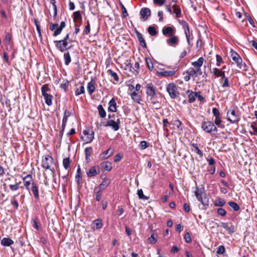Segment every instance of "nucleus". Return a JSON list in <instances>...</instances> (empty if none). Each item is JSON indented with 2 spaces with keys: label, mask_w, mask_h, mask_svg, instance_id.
Instances as JSON below:
<instances>
[{
  "label": "nucleus",
  "mask_w": 257,
  "mask_h": 257,
  "mask_svg": "<svg viewBox=\"0 0 257 257\" xmlns=\"http://www.w3.org/2000/svg\"><path fill=\"white\" fill-rule=\"evenodd\" d=\"M226 118L231 123H237L240 120V113L234 108H230L227 111Z\"/></svg>",
  "instance_id": "1"
},
{
  "label": "nucleus",
  "mask_w": 257,
  "mask_h": 257,
  "mask_svg": "<svg viewBox=\"0 0 257 257\" xmlns=\"http://www.w3.org/2000/svg\"><path fill=\"white\" fill-rule=\"evenodd\" d=\"M54 163L53 158L49 155H46L42 157V167L46 169L50 170L53 173L55 172V169L51 167Z\"/></svg>",
  "instance_id": "2"
},
{
  "label": "nucleus",
  "mask_w": 257,
  "mask_h": 257,
  "mask_svg": "<svg viewBox=\"0 0 257 257\" xmlns=\"http://www.w3.org/2000/svg\"><path fill=\"white\" fill-rule=\"evenodd\" d=\"M204 190V188L200 189L198 187H196L195 195L197 199L200 201L204 206H208L209 200L206 197Z\"/></svg>",
  "instance_id": "3"
},
{
  "label": "nucleus",
  "mask_w": 257,
  "mask_h": 257,
  "mask_svg": "<svg viewBox=\"0 0 257 257\" xmlns=\"http://www.w3.org/2000/svg\"><path fill=\"white\" fill-rule=\"evenodd\" d=\"M202 129L207 133L211 134L212 132H217L218 130L214 123L211 121H204L202 122Z\"/></svg>",
  "instance_id": "4"
},
{
  "label": "nucleus",
  "mask_w": 257,
  "mask_h": 257,
  "mask_svg": "<svg viewBox=\"0 0 257 257\" xmlns=\"http://www.w3.org/2000/svg\"><path fill=\"white\" fill-rule=\"evenodd\" d=\"M166 89L171 98L174 99L179 96L180 93L178 90V87L175 83H169Z\"/></svg>",
  "instance_id": "5"
},
{
  "label": "nucleus",
  "mask_w": 257,
  "mask_h": 257,
  "mask_svg": "<svg viewBox=\"0 0 257 257\" xmlns=\"http://www.w3.org/2000/svg\"><path fill=\"white\" fill-rule=\"evenodd\" d=\"M231 57L233 61L236 64L237 67L240 69L245 70L246 65L244 63H242V60L241 57L235 52L231 50Z\"/></svg>",
  "instance_id": "6"
},
{
  "label": "nucleus",
  "mask_w": 257,
  "mask_h": 257,
  "mask_svg": "<svg viewBox=\"0 0 257 257\" xmlns=\"http://www.w3.org/2000/svg\"><path fill=\"white\" fill-rule=\"evenodd\" d=\"M65 26V23L63 21L61 22L59 26L58 24L50 23V29L51 31H54L53 36L56 37L60 35Z\"/></svg>",
  "instance_id": "7"
},
{
  "label": "nucleus",
  "mask_w": 257,
  "mask_h": 257,
  "mask_svg": "<svg viewBox=\"0 0 257 257\" xmlns=\"http://www.w3.org/2000/svg\"><path fill=\"white\" fill-rule=\"evenodd\" d=\"M54 43L55 45L56 48L61 52H64L70 48V46H68V42H65V40H55Z\"/></svg>",
  "instance_id": "8"
},
{
  "label": "nucleus",
  "mask_w": 257,
  "mask_h": 257,
  "mask_svg": "<svg viewBox=\"0 0 257 257\" xmlns=\"http://www.w3.org/2000/svg\"><path fill=\"white\" fill-rule=\"evenodd\" d=\"M147 101L148 102L154 105L156 109L161 107V103L160 101L157 94L147 96Z\"/></svg>",
  "instance_id": "9"
},
{
  "label": "nucleus",
  "mask_w": 257,
  "mask_h": 257,
  "mask_svg": "<svg viewBox=\"0 0 257 257\" xmlns=\"http://www.w3.org/2000/svg\"><path fill=\"white\" fill-rule=\"evenodd\" d=\"M179 43V38L176 35H172L170 36L168 39L166 40V43L169 46L172 47H177Z\"/></svg>",
  "instance_id": "10"
},
{
  "label": "nucleus",
  "mask_w": 257,
  "mask_h": 257,
  "mask_svg": "<svg viewBox=\"0 0 257 257\" xmlns=\"http://www.w3.org/2000/svg\"><path fill=\"white\" fill-rule=\"evenodd\" d=\"M83 134L85 136L84 140L86 141V143H90L93 141L94 133L92 130H84Z\"/></svg>",
  "instance_id": "11"
},
{
  "label": "nucleus",
  "mask_w": 257,
  "mask_h": 257,
  "mask_svg": "<svg viewBox=\"0 0 257 257\" xmlns=\"http://www.w3.org/2000/svg\"><path fill=\"white\" fill-rule=\"evenodd\" d=\"M105 126H110L114 131H117L120 127V119L119 118H117L116 121L109 120L106 122Z\"/></svg>",
  "instance_id": "12"
},
{
  "label": "nucleus",
  "mask_w": 257,
  "mask_h": 257,
  "mask_svg": "<svg viewBox=\"0 0 257 257\" xmlns=\"http://www.w3.org/2000/svg\"><path fill=\"white\" fill-rule=\"evenodd\" d=\"M140 15L141 16V19L143 20V21H146L151 16V10L148 8H143L141 10Z\"/></svg>",
  "instance_id": "13"
},
{
  "label": "nucleus",
  "mask_w": 257,
  "mask_h": 257,
  "mask_svg": "<svg viewBox=\"0 0 257 257\" xmlns=\"http://www.w3.org/2000/svg\"><path fill=\"white\" fill-rule=\"evenodd\" d=\"M23 181L26 188L30 191V185L34 182L32 175L31 174L27 175L23 178Z\"/></svg>",
  "instance_id": "14"
},
{
  "label": "nucleus",
  "mask_w": 257,
  "mask_h": 257,
  "mask_svg": "<svg viewBox=\"0 0 257 257\" xmlns=\"http://www.w3.org/2000/svg\"><path fill=\"white\" fill-rule=\"evenodd\" d=\"M146 95L149 96L156 93V89L154 84L152 83L147 84L146 86Z\"/></svg>",
  "instance_id": "15"
},
{
  "label": "nucleus",
  "mask_w": 257,
  "mask_h": 257,
  "mask_svg": "<svg viewBox=\"0 0 257 257\" xmlns=\"http://www.w3.org/2000/svg\"><path fill=\"white\" fill-rule=\"evenodd\" d=\"M162 33L166 36H171L175 34V30L171 27H164L162 29Z\"/></svg>",
  "instance_id": "16"
},
{
  "label": "nucleus",
  "mask_w": 257,
  "mask_h": 257,
  "mask_svg": "<svg viewBox=\"0 0 257 257\" xmlns=\"http://www.w3.org/2000/svg\"><path fill=\"white\" fill-rule=\"evenodd\" d=\"M31 191H32L35 199L38 201L40 199L39 194V189L36 183L34 182H33L32 183V187L31 189Z\"/></svg>",
  "instance_id": "17"
},
{
  "label": "nucleus",
  "mask_w": 257,
  "mask_h": 257,
  "mask_svg": "<svg viewBox=\"0 0 257 257\" xmlns=\"http://www.w3.org/2000/svg\"><path fill=\"white\" fill-rule=\"evenodd\" d=\"M210 72L213 75H214L217 77H221L222 78L225 76L224 71L217 68H212L210 70Z\"/></svg>",
  "instance_id": "18"
},
{
  "label": "nucleus",
  "mask_w": 257,
  "mask_h": 257,
  "mask_svg": "<svg viewBox=\"0 0 257 257\" xmlns=\"http://www.w3.org/2000/svg\"><path fill=\"white\" fill-rule=\"evenodd\" d=\"M95 80L94 79H91V81L87 83V89L89 95H92L95 91Z\"/></svg>",
  "instance_id": "19"
},
{
  "label": "nucleus",
  "mask_w": 257,
  "mask_h": 257,
  "mask_svg": "<svg viewBox=\"0 0 257 257\" xmlns=\"http://www.w3.org/2000/svg\"><path fill=\"white\" fill-rule=\"evenodd\" d=\"M204 59L203 57H200L197 61L192 62L191 64L195 67V69L198 71H201V67L202 66Z\"/></svg>",
  "instance_id": "20"
},
{
  "label": "nucleus",
  "mask_w": 257,
  "mask_h": 257,
  "mask_svg": "<svg viewBox=\"0 0 257 257\" xmlns=\"http://www.w3.org/2000/svg\"><path fill=\"white\" fill-rule=\"evenodd\" d=\"M177 69L176 67L173 68L172 70L169 71H164L159 73V75L163 77H169L172 76L176 73Z\"/></svg>",
  "instance_id": "21"
},
{
  "label": "nucleus",
  "mask_w": 257,
  "mask_h": 257,
  "mask_svg": "<svg viewBox=\"0 0 257 257\" xmlns=\"http://www.w3.org/2000/svg\"><path fill=\"white\" fill-rule=\"evenodd\" d=\"M108 105V111L111 112H116L117 111L116 103L114 98H112L109 101Z\"/></svg>",
  "instance_id": "22"
},
{
  "label": "nucleus",
  "mask_w": 257,
  "mask_h": 257,
  "mask_svg": "<svg viewBox=\"0 0 257 257\" xmlns=\"http://www.w3.org/2000/svg\"><path fill=\"white\" fill-rule=\"evenodd\" d=\"M100 167L105 171H109L111 170L112 163L109 161H104L100 164Z\"/></svg>",
  "instance_id": "23"
},
{
  "label": "nucleus",
  "mask_w": 257,
  "mask_h": 257,
  "mask_svg": "<svg viewBox=\"0 0 257 257\" xmlns=\"http://www.w3.org/2000/svg\"><path fill=\"white\" fill-rule=\"evenodd\" d=\"M99 173V170L96 166L91 167L89 171L87 172V175L88 177L96 176Z\"/></svg>",
  "instance_id": "24"
},
{
  "label": "nucleus",
  "mask_w": 257,
  "mask_h": 257,
  "mask_svg": "<svg viewBox=\"0 0 257 257\" xmlns=\"http://www.w3.org/2000/svg\"><path fill=\"white\" fill-rule=\"evenodd\" d=\"M187 94L188 96V101L189 103L193 102L197 96L196 92H193L192 90H188L186 91Z\"/></svg>",
  "instance_id": "25"
},
{
  "label": "nucleus",
  "mask_w": 257,
  "mask_h": 257,
  "mask_svg": "<svg viewBox=\"0 0 257 257\" xmlns=\"http://www.w3.org/2000/svg\"><path fill=\"white\" fill-rule=\"evenodd\" d=\"M92 225L93 229H99L102 227V221L101 219H95L93 221Z\"/></svg>",
  "instance_id": "26"
},
{
  "label": "nucleus",
  "mask_w": 257,
  "mask_h": 257,
  "mask_svg": "<svg viewBox=\"0 0 257 257\" xmlns=\"http://www.w3.org/2000/svg\"><path fill=\"white\" fill-rule=\"evenodd\" d=\"M136 34L137 35V38H138L141 46L143 48H146L147 45H146L145 40L144 39V38L143 37L142 34H141L140 32H139L137 31L136 32Z\"/></svg>",
  "instance_id": "27"
},
{
  "label": "nucleus",
  "mask_w": 257,
  "mask_h": 257,
  "mask_svg": "<svg viewBox=\"0 0 257 257\" xmlns=\"http://www.w3.org/2000/svg\"><path fill=\"white\" fill-rule=\"evenodd\" d=\"M42 95L44 98L45 103L49 106L51 105L52 104V100L53 96L48 93L42 94Z\"/></svg>",
  "instance_id": "28"
},
{
  "label": "nucleus",
  "mask_w": 257,
  "mask_h": 257,
  "mask_svg": "<svg viewBox=\"0 0 257 257\" xmlns=\"http://www.w3.org/2000/svg\"><path fill=\"white\" fill-rule=\"evenodd\" d=\"M14 243V241L10 238L5 237L1 241V244L4 246H9Z\"/></svg>",
  "instance_id": "29"
},
{
  "label": "nucleus",
  "mask_w": 257,
  "mask_h": 257,
  "mask_svg": "<svg viewBox=\"0 0 257 257\" xmlns=\"http://www.w3.org/2000/svg\"><path fill=\"white\" fill-rule=\"evenodd\" d=\"M220 83L222 84V87L223 88L229 87L230 86L229 79L228 77L225 76L220 79Z\"/></svg>",
  "instance_id": "30"
},
{
  "label": "nucleus",
  "mask_w": 257,
  "mask_h": 257,
  "mask_svg": "<svg viewBox=\"0 0 257 257\" xmlns=\"http://www.w3.org/2000/svg\"><path fill=\"white\" fill-rule=\"evenodd\" d=\"M131 97L132 99L136 103L140 104L141 98L140 95L138 93H137L136 91L133 92L131 94Z\"/></svg>",
  "instance_id": "31"
},
{
  "label": "nucleus",
  "mask_w": 257,
  "mask_h": 257,
  "mask_svg": "<svg viewBox=\"0 0 257 257\" xmlns=\"http://www.w3.org/2000/svg\"><path fill=\"white\" fill-rule=\"evenodd\" d=\"M64 63L66 65H68L69 63L71 61L70 55L69 52L67 51L66 52H64Z\"/></svg>",
  "instance_id": "32"
},
{
  "label": "nucleus",
  "mask_w": 257,
  "mask_h": 257,
  "mask_svg": "<svg viewBox=\"0 0 257 257\" xmlns=\"http://www.w3.org/2000/svg\"><path fill=\"white\" fill-rule=\"evenodd\" d=\"M186 73L190 76H193L197 73H199V75H201L202 74V72L198 71L195 68H190L187 70Z\"/></svg>",
  "instance_id": "33"
},
{
  "label": "nucleus",
  "mask_w": 257,
  "mask_h": 257,
  "mask_svg": "<svg viewBox=\"0 0 257 257\" xmlns=\"http://www.w3.org/2000/svg\"><path fill=\"white\" fill-rule=\"evenodd\" d=\"M92 151L93 150L92 147H87L85 149L84 153L85 155V158L87 161H88L89 158L91 156Z\"/></svg>",
  "instance_id": "34"
},
{
  "label": "nucleus",
  "mask_w": 257,
  "mask_h": 257,
  "mask_svg": "<svg viewBox=\"0 0 257 257\" xmlns=\"http://www.w3.org/2000/svg\"><path fill=\"white\" fill-rule=\"evenodd\" d=\"M97 109L100 117L101 118H104L106 116V111L103 108L102 105L101 104L98 105Z\"/></svg>",
  "instance_id": "35"
},
{
  "label": "nucleus",
  "mask_w": 257,
  "mask_h": 257,
  "mask_svg": "<svg viewBox=\"0 0 257 257\" xmlns=\"http://www.w3.org/2000/svg\"><path fill=\"white\" fill-rule=\"evenodd\" d=\"M214 123L218 127H221L222 128H224L225 127L224 125L222 124V120L220 116L215 118Z\"/></svg>",
  "instance_id": "36"
},
{
  "label": "nucleus",
  "mask_w": 257,
  "mask_h": 257,
  "mask_svg": "<svg viewBox=\"0 0 257 257\" xmlns=\"http://www.w3.org/2000/svg\"><path fill=\"white\" fill-rule=\"evenodd\" d=\"M107 73H108V75H110L111 77L112 78H113L115 81H116V82L118 81L119 77H118L117 74H116V73L113 72L111 69H108L107 70Z\"/></svg>",
  "instance_id": "37"
},
{
  "label": "nucleus",
  "mask_w": 257,
  "mask_h": 257,
  "mask_svg": "<svg viewBox=\"0 0 257 257\" xmlns=\"http://www.w3.org/2000/svg\"><path fill=\"white\" fill-rule=\"evenodd\" d=\"M225 201L222 198H219L216 200L214 203V206L222 207L225 205Z\"/></svg>",
  "instance_id": "38"
},
{
  "label": "nucleus",
  "mask_w": 257,
  "mask_h": 257,
  "mask_svg": "<svg viewBox=\"0 0 257 257\" xmlns=\"http://www.w3.org/2000/svg\"><path fill=\"white\" fill-rule=\"evenodd\" d=\"M113 151L111 150L110 148L107 149L106 151H105L103 153L102 155H104L103 156V159H106L108 158L111 156L113 154Z\"/></svg>",
  "instance_id": "39"
},
{
  "label": "nucleus",
  "mask_w": 257,
  "mask_h": 257,
  "mask_svg": "<svg viewBox=\"0 0 257 257\" xmlns=\"http://www.w3.org/2000/svg\"><path fill=\"white\" fill-rule=\"evenodd\" d=\"M145 61L146 63L147 68L150 71H152L154 69V65L151 59L149 58H146Z\"/></svg>",
  "instance_id": "40"
},
{
  "label": "nucleus",
  "mask_w": 257,
  "mask_h": 257,
  "mask_svg": "<svg viewBox=\"0 0 257 257\" xmlns=\"http://www.w3.org/2000/svg\"><path fill=\"white\" fill-rule=\"evenodd\" d=\"M228 205L235 211H237L240 209L239 206L235 202L230 201L228 202Z\"/></svg>",
  "instance_id": "41"
},
{
  "label": "nucleus",
  "mask_w": 257,
  "mask_h": 257,
  "mask_svg": "<svg viewBox=\"0 0 257 257\" xmlns=\"http://www.w3.org/2000/svg\"><path fill=\"white\" fill-rule=\"evenodd\" d=\"M148 32L152 36H156L157 34L156 29L154 26H149L148 28Z\"/></svg>",
  "instance_id": "42"
},
{
  "label": "nucleus",
  "mask_w": 257,
  "mask_h": 257,
  "mask_svg": "<svg viewBox=\"0 0 257 257\" xmlns=\"http://www.w3.org/2000/svg\"><path fill=\"white\" fill-rule=\"evenodd\" d=\"M137 194L138 195L139 198L140 199H143L144 200H146L149 199V197L144 195L143 194V191L142 189H138L137 191Z\"/></svg>",
  "instance_id": "43"
},
{
  "label": "nucleus",
  "mask_w": 257,
  "mask_h": 257,
  "mask_svg": "<svg viewBox=\"0 0 257 257\" xmlns=\"http://www.w3.org/2000/svg\"><path fill=\"white\" fill-rule=\"evenodd\" d=\"M68 117H69L63 116V117L62 119V128H61V130L60 131V133L62 134H63L64 132V130L66 127Z\"/></svg>",
  "instance_id": "44"
},
{
  "label": "nucleus",
  "mask_w": 257,
  "mask_h": 257,
  "mask_svg": "<svg viewBox=\"0 0 257 257\" xmlns=\"http://www.w3.org/2000/svg\"><path fill=\"white\" fill-rule=\"evenodd\" d=\"M192 146L194 148V151L198 155H199L200 157H202L203 155V153L202 151H201L198 147L197 144H192Z\"/></svg>",
  "instance_id": "45"
},
{
  "label": "nucleus",
  "mask_w": 257,
  "mask_h": 257,
  "mask_svg": "<svg viewBox=\"0 0 257 257\" xmlns=\"http://www.w3.org/2000/svg\"><path fill=\"white\" fill-rule=\"evenodd\" d=\"M109 182L110 181L109 180H105L103 181V182L101 183L98 186L99 190H101V191L104 190L108 186Z\"/></svg>",
  "instance_id": "46"
},
{
  "label": "nucleus",
  "mask_w": 257,
  "mask_h": 257,
  "mask_svg": "<svg viewBox=\"0 0 257 257\" xmlns=\"http://www.w3.org/2000/svg\"><path fill=\"white\" fill-rule=\"evenodd\" d=\"M70 164V161L69 158H66L63 159V165L65 169H67L69 167Z\"/></svg>",
  "instance_id": "47"
},
{
  "label": "nucleus",
  "mask_w": 257,
  "mask_h": 257,
  "mask_svg": "<svg viewBox=\"0 0 257 257\" xmlns=\"http://www.w3.org/2000/svg\"><path fill=\"white\" fill-rule=\"evenodd\" d=\"M20 183H21V182L19 183H16L15 184H10L9 185V187H10V189H11V190L12 191H17V190H18L20 187Z\"/></svg>",
  "instance_id": "48"
},
{
  "label": "nucleus",
  "mask_w": 257,
  "mask_h": 257,
  "mask_svg": "<svg viewBox=\"0 0 257 257\" xmlns=\"http://www.w3.org/2000/svg\"><path fill=\"white\" fill-rule=\"evenodd\" d=\"M85 92L84 87L81 85L79 88H77L75 90V94L76 96H78L81 94L84 93Z\"/></svg>",
  "instance_id": "49"
},
{
  "label": "nucleus",
  "mask_w": 257,
  "mask_h": 257,
  "mask_svg": "<svg viewBox=\"0 0 257 257\" xmlns=\"http://www.w3.org/2000/svg\"><path fill=\"white\" fill-rule=\"evenodd\" d=\"M166 0H153V4L156 6H163Z\"/></svg>",
  "instance_id": "50"
},
{
  "label": "nucleus",
  "mask_w": 257,
  "mask_h": 257,
  "mask_svg": "<svg viewBox=\"0 0 257 257\" xmlns=\"http://www.w3.org/2000/svg\"><path fill=\"white\" fill-rule=\"evenodd\" d=\"M225 251V247L223 245H219L217 248L216 253L218 254H223Z\"/></svg>",
  "instance_id": "51"
},
{
  "label": "nucleus",
  "mask_w": 257,
  "mask_h": 257,
  "mask_svg": "<svg viewBox=\"0 0 257 257\" xmlns=\"http://www.w3.org/2000/svg\"><path fill=\"white\" fill-rule=\"evenodd\" d=\"M182 124V122L179 119L175 120L174 122V125L176 126V127L181 131L183 130V128L181 126Z\"/></svg>",
  "instance_id": "52"
},
{
  "label": "nucleus",
  "mask_w": 257,
  "mask_h": 257,
  "mask_svg": "<svg viewBox=\"0 0 257 257\" xmlns=\"http://www.w3.org/2000/svg\"><path fill=\"white\" fill-rule=\"evenodd\" d=\"M149 146V144L145 141H142L140 144V146L142 150H144L148 148Z\"/></svg>",
  "instance_id": "53"
},
{
  "label": "nucleus",
  "mask_w": 257,
  "mask_h": 257,
  "mask_svg": "<svg viewBox=\"0 0 257 257\" xmlns=\"http://www.w3.org/2000/svg\"><path fill=\"white\" fill-rule=\"evenodd\" d=\"M216 65L217 66H220L221 63H223L222 58L219 55L217 54L216 55Z\"/></svg>",
  "instance_id": "54"
},
{
  "label": "nucleus",
  "mask_w": 257,
  "mask_h": 257,
  "mask_svg": "<svg viewBox=\"0 0 257 257\" xmlns=\"http://www.w3.org/2000/svg\"><path fill=\"white\" fill-rule=\"evenodd\" d=\"M184 27L185 28H186V29H185V35H186V38L187 39V41L189 43V39L188 38V33H187V32H189V27L188 24L186 22L184 23Z\"/></svg>",
  "instance_id": "55"
},
{
  "label": "nucleus",
  "mask_w": 257,
  "mask_h": 257,
  "mask_svg": "<svg viewBox=\"0 0 257 257\" xmlns=\"http://www.w3.org/2000/svg\"><path fill=\"white\" fill-rule=\"evenodd\" d=\"M212 113L213 115L215 116V118L220 116V111L218 110V109H217L216 107H213L212 108Z\"/></svg>",
  "instance_id": "56"
},
{
  "label": "nucleus",
  "mask_w": 257,
  "mask_h": 257,
  "mask_svg": "<svg viewBox=\"0 0 257 257\" xmlns=\"http://www.w3.org/2000/svg\"><path fill=\"white\" fill-rule=\"evenodd\" d=\"M157 241V239L155 237L153 234H152L150 237L148 239V241L150 243L154 244Z\"/></svg>",
  "instance_id": "57"
},
{
  "label": "nucleus",
  "mask_w": 257,
  "mask_h": 257,
  "mask_svg": "<svg viewBox=\"0 0 257 257\" xmlns=\"http://www.w3.org/2000/svg\"><path fill=\"white\" fill-rule=\"evenodd\" d=\"M218 214L221 216H225L226 214V211L222 208H219L217 211Z\"/></svg>",
  "instance_id": "58"
},
{
  "label": "nucleus",
  "mask_w": 257,
  "mask_h": 257,
  "mask_svg": "<svg viewBox=\"0 0 257 257\" xmlns=\"http://www.w3.org/2000/svg\"><path fill=\"white\" fill-rule=\"evenodd\" d=\"M90 24L88 21L87 22V25L85 26L84 30V33L88 35L90 33Z\"/></svg>",
  "instance_id": "59"
},
{
  "label": "nucleus",
  "mask_w": 257,
  "mask_h": 257,
  "mask_svg": "<svg viewBox=\"0 0 257 257\" xmlns=\"http://www.w3.org/2000/svg\"><path fill=\"white\" fill-rule=\"evenodd\" d=\"M184 239H185V241L187 243H190L191 242V241H192L191 237L190 234L189 232H186L185 234Z\"/></svg>",
  "instance_id": "60"
},
{
  "label": "nucleus",
  "mask_w": 257,
  "mask_h": 257,
  "mask_svg": "<svg viewBox=\"0 0 257 257\" xmlns=\"http://www.w3.org/2000/svg\"><path fill=\"white\" fill-rule=\"evenodd\" d=\"M173 11L177 17H180L181 16V10L180 7H177V8L173 10Z\"/></svg>",
  "instance_id": "61"
},
{
  "label": "nucleus",
  "mask_w": 257,
  "mask_h": 257,
  "mask_svg": "<svg viewBox=\"0 0 257 257\" xmlns=\"http://www.w3.org/2000/svg\"><path fill=\"white\" fill-rule=\"evenodd\" d=\"M121 9L123 17L124 18H126L128 16V13L127 12L126 8L122 4H121Z\"/></svg>",
  "instance_id": "62"
},
{
  "label": "nucleus",
  "mask_w": 257,
  "mask_h": 257,
  "mask_svg": "<svg viewBox=\"0 0 257 257\" xmlns=\"http://www.w3.org/2000/svg\"><path fill=\"white\" fill-rule=\"evenodd\" d=\"M49 90L48 86L46 84L43 85L41 87L42 94L47 93V92Z\"/></svg>",
  "instance_id": "63"
},
{
  "label": "nucleus",
  "mask_w": 257,
  "mask_h": 257,
  "mask_svg": "<svg viewBox=\"0 0 257 257\" xmlns=\"http://www.w3.org/2000/svg\"><path fill=\"white\" fill-rule=\"evenodd\" d=\"M254 122L252 123L251 124V127L252 128L253 132H250V134L253 135L257 136V127H256Z\"/></svg>",
  "instance_id": "64"
}]
</instances>
